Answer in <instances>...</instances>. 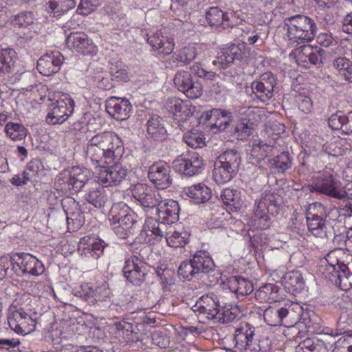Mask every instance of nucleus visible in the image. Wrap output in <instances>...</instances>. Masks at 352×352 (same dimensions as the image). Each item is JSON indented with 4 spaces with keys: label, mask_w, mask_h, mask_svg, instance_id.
I'll return each mask as SVG.
<instances>
[{
    "label": "nucleus",
    "mask_w": 352,
    "mask_h": 352,
    "mask_svg": "<svg viewBox=\"0 0 352 352\" xmlns=\"http://www.w3.org/2000/svg\"><path fill=\"white\" fill-rule=\"evenodd\" d=\"M348 113L345 114L343 111H337L328 119L329 126L333 130H342L344 133V126L346 124Z\"/></svg>",
    "instance_id": "obj_53"
},
{
    "label": "nucleus",
    "mask_w": 352,
    "mask_h": 352,
    "mask_svg": "<svg viewBox=\"0 0 352 352\" xmlns=\"http://www.w3.org/2000/svg\"><path fill=\"white\" fill-rule=\"evenodd\" d=\"M273 146L255 140L252 146L251 155L257 161H261L273 154Z\"/></svg>",
    "instance_id": "obj_42"
},
{
    "label": "nucleus",
    "mask_w": 352,
    "mask_h": 352,
    "mask_svg": "<svg viewBox=\"0 0 352 352\" xmlns=\"http://www.w3.org/2000/svg\"><path fill=\"white\" fill-rule=\"evenodd\" d=\"M306 218L318 219L326 217L324 206L320 202L309 204L305 210Z\"/></svg>",
    "instance_id": "obj_59"
},
{
    "label": "nucleus",
    "mask_w": 352,
    "mask_h": 352,
    "mask_svg": "<svg viewBox=\"0 0 352 352\" xmlns=\"http://www.w3.org/2000/svg\"><path fill=\"white\" fill-rule=\"evenodd\" d=\"M174 116V120L178 122L186 120L190 116L191 111L186 102L175 99L173 106L170 107Z\"/></svg>",
    "instance_id": "obj_49"
},
{
    "label": "nucleus",
    "mask_w": 352,
    "mask_h": 352,
    "mask_svg": "<svg viewBox=\"0 0 352 352\" xmlns=\"http://www.w3.org/2000/svg\"><path fill=\"white\" fill-rule=\"evenodd\" d=\"M191 261L195 265L197 274L208 273L214 267L212 259L205 252L200 251L195 253Z\"/></svg>",
    "instance_id": "obj_35"
},
{
    "label": "nucleus",
    "mask_w": 352,
    "mask_h": 352,
    "mask_svg": "<svg viewBox=\"0 0 352 352\" xmlns=\"http://www.w3.org/2000/svg\"><path fill=\"white\" fill-rule=\"evenodd\" d=\"M287 35L294 43H305L311 41L317 33L314 20L302 14H296L285 20Z\"/></svg>",
    "instance_id": "obj_1"
},
{
    "label": "nucleus",
    "mask_w": 352,
    "mask_h": 352,
    "mask_svg": "<svg viewBox=\"0 0 352 352\" xmlns=\"http://www.w3.org/2000/svg\"><path fill=\"white\" fill-rule=\"evenodd\" d=\"M148 43L159 54L168 55L174 50L175 43L173 38L168 35L166 30L157 31L148 38Z\"/></svg>",
    "instance_id": "obj_23"
},
{
    "label": "nucleus",
    "mask_w": 352,
    "mask_h": 352,
    "mask_svg": "<svg viewBox=\"0 0 352 352\" xmlns=\"http://www.w3.org/2000/svg\"><path fill=\"white\" fill-rule=\"evenodd\" d=\"M174 85L188 98H197L202 94V87L199 82H193L191 74L184 70L177 72L174 78Z\"/></svg>",
    "instance_id": "obj_14"
},
{
    "label": "nucleus",
    "mask_w": 352,
    "mask_h": 352,
    "mask_svg": "<svg viewBox=\"0 0 352 352\" xmlns=\"http://www.w3.org/2000/svg\"><path fill=\"white\" fill-rule=\"evenodd\" d=\"M338 250L330 252L320 267V270L325 278L329 280V276L333 277L340 270L338 267L343 263H340L337 258Z\"/></svg>",
    "instance_id": "obj_31"
},
{
    "label": "nucleus",
    "mask_w": 352,
    "mask_h": 352,
    "mask_svg": "<svg viewBox=\"0 0 352 352\" xmlns=\"http://www.w3.org/2000/svg\"><path fill=\"white\" fill-rule=\"evenodd\" d=\"M217 164L228 167L232 170L238 172L241 163V156L234 149H228L222 153L215 161Z\"/></svg>",
    "instance_id": "obj_34"
},
{
    "label": "nucleus",
    "mask_w": 352,
    "mask_h": 352,
    "mask_svg": "<svg viewBox=\"0 0 352 352\" xmlns=\"http://www.w3.org/2000/svg\"><path fill=\"white\" fill-rule=\"evenodd\" d=\"M109 219L110 225L116 234L121 238L126 239L129 235L133 234L135 221L132 215L125 211L118 212V206L111 208Z\"/></svg>",
    "instance_id": "obj_6"
},
{
    "label": "nucleus",
    "mask_w": 352,
    "mask_h": 352,
    "mask_svg": "<svg viewBox=\"0 0 352 352\" xmlns=\"http://www.w3.org/2000/svg\"><path fill=\"white\" fill-rule=\"evenodd\" d=\"M5 132L11 140L17 141L26 137L28 130L20 123L10 122L5 126Z\"/></svg>",
    "instance_id": "obj_44"
},
{
    "label": "nucleus",
    "mask_w": 352,
    "mask_h": 352,
    "mask_svg": "<svg viewBox=\"0 0 352 352\" xmlns=\"http://www.w3.org/2000/svg\"><path fill=\"white\" fill-rule=\"evenodd\" d=\"M7 320L10 329L17 334L27 335L35 330L34 320L22 309L10 311Z\"/></svg>",
    "instance_id": "obj_9"
},
{
    "label": "nucleus",
    "mask_w": 352,
    "mask_h": 352,
    "mask_svg": "<svg viewBox=\"0 0 352 352\" xmlns=\"http://www.w3.org/2000/svg\"><path fill=\"white\" fill-rule=\"evenodd\" d=\"M322 344L318 340L316 341L311 338H307L300 342L296 349V352H315L317 348Z\"/></svg>",
    "instance_id": "obj_64"
},
{
    "label": "nucleus",
    "mask_w": 352,
    "mask_h": 352,
    "mask_svg": "<svg viewBox=\"0 0 352 352\" xmlns=\"http://www.w3.org/2000/svg\"><path fill=\"white\" fill-rule=\"evenodd\" d=\"M62 206L67 214V219L69 220V216L77 218L80 214V208L78 203L72 198H67L63 200Z\"/></svg>",
    "instance_id": "obj_55"
},
{
    "label": "nucleus",
    "mask_w": 352,
    "mask_h": 352,
    "mask_svg": "<svg viewBox=\"0 0 352 352\" xmlns=\"http://www.w3.org/2000/svg\"><path fill=\"white\" fill-rule=\"evenodd\" d=\"M91 174L88 169L80 166H74L69 172V182L75 186L76 188H81L83 184L88 181Z\"/></svg>",
    "instance_id": "obj_43"
},
{
    "label": "nucleus",
    "mask_w": 352,
    "mask_h": 352,
    "mask_svg": "<svg viewBox=\"0 0 352 352\" xmlns=\"http://www.w3.org/2000/svg\"><path fill=\"white\" fill-rule=\"evenodd\" d=\"M133 198L145 210L153 209L159 204L161 195L144 184H137L131 188Z\"/></svg>",
    "instance_id": "obj_10"
},
{
    "label": "nucleus",
    "mask_w": 352,
    "mask_h": 352,
    "mask_svg": "<svg viewBox=\"0 0 352 352\" xmlns=\"http://www.w3.org/2000/svg\"><path fill=\"white\" fill-rule=\"evenodd\" d=\"M278 287L268 283L261 286L256 292L255 298L260 302H275L278 298Z\"/></svg>",
    "instance_id": "obj_37"
},
{
    "label": "nucleus",
    "mask_w": 352,
    "mask_h": 352,
    "mask_svg": "<svg viewBox=\"0 0 352 352\" xmlns=\"http://www.w3.org/2000/svg\"><path fill=\"white\" fill-rule=\"evenodd\" d=\"M285 283L295 290L301 289L304 285L302 274L298 271H292L285 276Z\"/></svg>",
    "instance_id": "obj_57"
},
{
    "label": "nucleus",
    "mask_w": 352,
    "mask_h": 352,
    "mask_svg": "<svg viewBox=\"0 0 352 352\" xmlns=\"http://www.w3.org/2000/svg\"><path fill=\"white\" fill-rule=\"evenodd\" d=\"M254 336V327L247 322L241 324L235 331L234 337L235 347L239 351L252 352Z\"/></svg>",
    "instance_id": "obj_21"
},
{
    "label": "nucleus",
    "mask_w": 352,
    "mask_h": 352,
    "mask_svg": "<svg viewBox=\"0 0 352 352\" xmlns=\"http://www.w3.org/2000/svg\"><path fill=\"white\" fill-rule=\"evenodd\" d=\"M192 311L198 314L204 315L208 320L216 321L220 314V305L217 297L214 294L201 296L192 307Z\"/></svg>",
    "instance_id": "obj_16"
},
{
    "label": "nucleus",
    "mask_w": 352,
    "mask_h": 352,
    "mask_svg": "<svg viewBox=\"0 0 352 352\" xmlns=\"http://www.w3.org/2000/svg\"><path fill=\"white\" fill-rule=\"evenodd\" d=\"M158 220L166 224H172L179 219V204L173 199H162L157 205Z\"/></svg>",
    "instance_id": "obj_19"
},
{
    "label": "nucleus",
    "mask_w": 352,
    "mask_h": 352,
    "mask_svg": "<svg viewBox=\"0 0 352 352\" xmlns=\"http://www.w3.org/2000/svg\"><path fill=\"white\" fill-rule=\"evenodd\" d=\"M183 192L185 195L197 204L206 203L211 197L210 189L202 183L185 188Z\"/></svg>",
    "instance_id": "obj_26"
},
{
    "label": "nucleus",
    "mask_w": 352,
    "mask_h": 352,
    "mask_svg": "<svg viewBox=\"0 0 352 352\" xmlns=\"http://www.w3.org/2000/svg\"><path fill=\"white\" fill-rule=\"evenodd\" d=\"M17 256L18 259L14 267L16 276H21L26 274L37 276L44 272L43 264L35 256L25 253H19Z\"/></svg>",
    "instance_id": "obj_13"
},
{
    "label": "nucleus",
    "mask_w": 352,
    "mask_h": 352,
    "mask_svg": "<svg viewBox=\"0 0 352 352\" xmlns=\"http://www.w3.org/2000/svg\"><path fill=\"white\" fill-rule=\"evenodd\" d=\"M294 311L279 305L269 306L263 312L265 322L270 326L283 325L292 327L296 323L298 318H294Z\"/></svg>",
    "instance_id": "obj_7"
},
{
    "label": "nucleus",
    "mask_w": 352,
    "mask_h": 352,
    "mask_svg": "<svg viewBox=\"0 0 352 352\" xmlns=\"http://www.w3.org/2000/svg\"><path fill=\"white\" fill-rule=\"evenodd\" d=\"M276 85L275 76L272 73L267 72L261 75L258 80L252 82V89L256 96L265 102L272 98Z\"/></svg>",
    "instance_id": "obj_17"
},
{
    "label": "nucleus",
    "mask_w": 352,
    "mask_h": 352,
    "mask_svg": "<svg viewBox=\"0 0 352 352\" xmlns=\"http://www.w3.org/2000/svg\"><path fill=\"white\" fill-rule=\"evenodd\" d=\"M309 232L316 238L326 239L327 226L324 218L309 219L306 218Z\"/></svg>",
    "instance_id": "obj_38"
},
{
    "label": "nucleus",
    "mask_w": 352,
    "mask_h": 352,
    "mask_svg": "<svg viewBox=\"0 0 352 352\" xmlns=\"http://www.w3.org/2000/svg\"><path fill=\"white\" fill-rule=\"evenodd\" d=\"M228 286L238 298L250 294L254 290L253 284L250 281L239 276L230 277L228 281Z\"/></svg>",
    "instance_id": "obj_28"
},
{
    "label": "nucleus",
    "mask_w": 352,
    "mask_h": 352,
    "mask_svg": "<svg viewBox=\"0 0 352 352\" xmlns=\"http://www.w3.org/2000/svg\"><path fill=\"white\" fill-rule=\"evenodd\" d=\"M101 144L102 151H104L105 158H119L124 153L122 140L115 133L104 131L96 134Z\"/></svg>",
    "instance_id": "obj_12"
},
{
    "label": "nucleus",
    "mask_w": 352,
    "mask_h": 352,
    "mask_svg": "<svg viewBox=\"0 0 352 352\" xmlns=\"http://www.w3.org/2000/svg\"><path fill=\"white\" fill-rule=\"evenodd\" d=\"M148 250L144 244L135 242L131 244V250L133 255L125 260L122 272L128 281L134 285L142 283L147 274L146 266L144 259V254Z\"/></svg>",
    "instance_id": "obj_2"
},
{
    "label": "nucleus",
    "mask_w": 352,
    "mask_h": 352,
    "mask_svg": "<svg viewBox=\"0 0 352 352\" xmlns=\"http://www.w3.org/2000/svg\"><path fill=\"white\" fill-rule=\"evenodd\" d=\"M230 56L232 58V62L236 60H242L247 58L249 54V49L244 42L232 44L226 47Z\"/></svg>",
    "instance_id": "obj_50"
},
{
    "label": "nucleus",
    "mask_w": 352,
    "mask_h": 352,
    "mask_svg": "<svg viewBox=\"0 0 352 352\" xmlns=\"http://www.w3.org/2000/svg\"><path fill=\"white\" fill-rule=\"evenodd\" d=\"M232 63V58L230 56L226 47L222 48L218 52L215 59L212 61L214 65H217L221 69H226Z\"/></svg>",
    "instance_id": "obj_62"
},
{
    "label": "nucleus",
    "mask_w": 352,
    "mask_h": 352,
    "mask_svg": "<svg viewBox=\"0 0 352 352\" xmlns=\"http://www.w3.org/2000/svg\"><path fill=\"white\" fill-rule=\"evenodd\" d=\"M109 192L104 188L89 189L84 195L85 199L95 208H103L109 201Z\"/></svg>",
    "instance_id": "obj_30"
},
{
    "label": "nucleus",
    "mask_w": 352,
    "mask_h": 352,
    "mask_svg": "<svg viewBox=\"0 0 352 352\" xmlns=\"http://www.w3.org/2000/svg\"><path fill=\"white\" fill-rule=\"evenodd\" d=\"M98 137L96 135L87 138V142L85 146L86 156L96 166L102 164L104 157V151H102L101 144Z\"/></svg>",
    "instance_id": "obj_29"
},
{
    "label": "nucleus",
    "mask_w": 352,
    "mask_h": 352,
    "mask_svg": "<svg viewBox=\"0 0 352 352\" xmlns=\"http://www.w3.org/2000/svg\"><path fill=\"white\" fill-rule=\"evenodd\" d=\"M100 164L96 166L98 182L108 186L120 184L127 175V170L120 164L104 167Z\"/></svg>",
    "instance_id": "obj_11"
},
{
    "label": "nucleus",
    "mask_w": 352,
    "mask_h": 352,
    "mask_svg": "<svg viewBox=\"0 0 352 352\" xmlns=\"http://www.w3.org/2000/svg\"><path fill=\"white\" fill-rule=\"evenodd\" d=\"M16 52L13 49L0 50V74H10L14 67Z\"/></svg>",
    "instance_id": "obj_36"
},
{
    "label": "nucleus",
    "mask_w": 352,
    "mask_h": 352,
    "mask_svg": "<svg viewBox=\"0 0 352 352\" xmlns=\"http://www.w3.org/2000/svg\"><path fill=\"white\" fill-rule=\"evenodd\" d=\"M210 120L212 123L211 129H217L219 131H225L232 121V113L221 109H212L210 111Z\"/></svg>",
    "instance_id": "obj_27"
},
{
    "label": "nucleus",
    "mask_w": 352,
    "mask_h": 352,
    "mask_svg": "<svg viewBox=\"0 0 352 352\" xmlns=\"http://www.w3.org/2000/svg\"><path fill=\"white\" fill-rule=\"evenodd\" d=\"M340 271L333 277L329 276V280L338 285L342 290H349L352 288V272L349 265L342 264L338 267Z\"/></svg>",
    "instance_id": "obj_33"
},
{
    "label": "nucleus",
    "mask_w": 352,
    "mask_h": 352,
    "mask_svg": "<svg viewBox=\"0 0 352 352\" xmlns=\"http://www.w3.org/2000/svg\"><path fill=\"white\" fill-rule=\"evenodd\" d=\"M170 167L164 161L154 163L149 167L148 177L158 189H166L172 184Z\"/></svg>",
    "instance_id": "obj_15"
},
{
    "label": "nucleus",
    "mask_w": 352,
    "mask_h": 352,
    "mask_svg": "<svg viewBox=\"0 0 352 352\" xmlns=\"http://www.w3.org/2000/svg\"><path fill=\"white\" fill-rule=\"evenodd\" d=\"M147 133L155 140L166 139V130L160 122L158 117H151L146 123Z\"/></svg>",
    "instance_id": "obj_39"
},
{
    "label": "nucleus",
    "mask_w": 352,
    "mask_h": 352,
    "mask_svg": "<svg viewBox=\"0 0 352 352\" xmlns=\"http://www.w3.org/2000/svg\"><path fill=\"white\" fill-rule=\"evenodd\" d=\"M177 273L180 278L184 280H190L197 274L191 259L182 262L178 268Z\"/></svg>",
    "instance_id": "obj_54"
},
{
    "label": "nucleus",
    "mask_w": 352,
    "mask_h": 352,
    "mask_svg": "<svg viewBox=\"0 0 352 352\" xmlns=\"http://www.w3.org/2000/svg\"><path fill=\"white\" fill-rule=\"evenodd\" d=\"M197 50L194 47H184L176 54L177 60L184 65H188L197 56Z\"/></svg>",
    "instance_id": "obj_58"
},
{
    "label": "nucleus",
    "mask_w": 352,
    "mask_h": 352,
    "mask_svg": "<svg viewBox=\"0 0 352 352\" xmlns=\"http://www.w3.org/2000/svg\"><path fill=\"white\" fill-rule=\"evenodd\" d=\"M52 104L49 107L46 121L49 124H56L64 122L74 111V101L66 93L56 92L49 96Z\"/></svg>",
    "instance_id": "obj_4"
},
{
    "label": "nucleus",
    "mask_w": 352,
    "mask_h": 352,
    "mask_svg": "<svg viewBox=\"0 0 352 352\" xmlns=\"http://www.w3.org/2000/svg\"><path fill=\"white\" fill-rule=\"evenodd\" d=\"M237 172L232 170L228 167L217 164L214 162V168L213 170V178L218 184H224L230 182L236 176Z\"/></svg>",
    "instance_id": "obj_40"
},
{
    "label": "nucleus",
    "mask_w": 352,
    "mask_h": 352,
    "mask_svg": "<svg viewBox=\"0 0 352 352\" xmlns=\"http://www.w3.org/2000/svg\"><path fill=\"white\" fill-rule=\"evenodd\" d=\"M189 234L187 232H178L170 230L166 232L165 239L167 244L173 248L184 246L188 240Z\"/></svg>",
    "instance_id": "obj_41"
},
{
    "label": "nucleus",
    "mask_w": 352,
    "mask_h": 352,
    "mask_svg": "<svg viewBox=\"0 0 352 352\" xmlns=\"http://www.w3.org/2000/svg\"><path fill=\"white\" fill-rule=\"evenodd\" d=\"M149 232L150 234H146V236L153 238L149 239L148 242L155 244L160 242L164 236L166 235V232H168V226L166 223H162L158 220V221H156L153 225L152 229Z\"/></svg>",
    "instance_id": "obj_51"
},
{
    "label": "nucleus",
    "mask_w": 352,
    "mask_h": 352,
    "mask_svg": "<svg viewBox=\"0 0 352 352\" xmlns=\"http://www.w3.org/2000/svg\"><path fill=\"white\" fill-rule=\"evenodd\" d=\"M111 291L107 284H102L93 292V296L96 302H104L108 305L111 302Z\"/></svg>",
    "instance_id": "obj_56"
},
{
    "label": "nucleus",
    "mask_w": 352,
    "mask_h": 352,
    "mask_svg": "<svg viewBox=\"0 0 352 352\" xmlns=\"http://www.w3.org/2000/svg\"><path fill=\"white\" fill-rule=\"evenodd\" d=\"M310 186L311 191L338 199H344L347 195L341 182L336 179L335 173L331 169H325L322 173H319Z\"/></svg>",
    "instance_id": "obj_5"
},
{
    "label": "nucleus",
    "mask_w": 352,
    "mask_h": 352,
    "mask_svg": "<svg viewBox=\"0 0 352 352\" xmlns=\"http://www.w3.org/2000/svg\"><path fill=\"white\" fill-rule=\"evenodd\" d=\"M314 49L309 45H303L293 51V54L298 65L305 67L309 66V60Z\"/></svg>",
    "instance_id": "obj_47"
},
{
    "label": "nucleus",
    "mask_w": 352,
    "mask_h": 352,
    "mask_svg": "<svg viewBox=\"0 0 352 352\" xmlns=\"http://www.w3.org/2000/svg\"><path fill=\"white\" fill-rule=\"evenodd\" d=\"M240 314L237 307H231L230 309L224 307L220 309L219 316L217 318L216 321L227 323L233 321Z\"/></svg>",
    "instance_id": "obj_60"
},
{
    "label": "nucleus",
    "mask_w": 352,
    "mask_h": 352,
    "mask_svg": "<svg viewBox=\"0 0 352 352\" xmlns=\"http://www.w3.org/2000/svg\"><path fill=\"white\" fill-rule=\"evenodd\" d=\"M280 197L275 192H265L256 201L251 223L256 229L265 230L270 226V214L277 212Z\"/></svg>",
    "instance_id": "obj_3"
},
{
    "label": "nucleus",
    "mask_w": 352,
    "mask_h": 352,
    "mask_svg": "<svg viewBox=\"0 0 352 352\" xmlns=\"http://www.w3.org/2000/svg\"><path fill=\"white\" fill-rule=\"evenodd\" d=\"M76 0H52L49 8L54 15H60L76 6Z\"/></svg>",
    "instance_id": "obj_46"
},
{
    "label": "nucleus",
    "mask_w": 352,
    "mask_h": 352,
    "mask_svg": "<svg viewBox=\"0 0 352 352\" xmlns=\"http://www.w3.org/2000/svg\"><path fill=\"white\" fill-rule=\"evenodd\" d=\"M63 60V56L59 52L47 53L38 60L36 68L43 76H50L58 72Z\"/></svg>",
    "instance_id": "obj_20"
},
{
    "label": "nucleus",
    "mask_w": 352,
    "mask_h": 352,
    "mask_svg": "<svg viewBox=\"0 0 352 352\" xmlns=\"http://www.w3.org/2000/svg\"><path fill=\"white\" fill-rule=\"evenodd\" d=\"M15 264L16 261L11 257L8 256L0 257V279H3L6 276L14 278L16 276L14 269Z\"/></svg>",
    "instance_id": "obj_48"
},
{
    "label": "nucleus",
    "mask_w": 352,
    "mask_h": 352,
    "mask_svg": "<svg viewBox=\"0 0 352 352\" xmlns=\"http://www.w3.org/2000/svg\"><path fill=\"white\" fill-rule=\"evenodd\" d=\"M100 5V0H80L77 8L78 14L87 15Z\"/></svg>",
    "instance_id": "obj_63"
},
{
    "label": "nucleus",
    "mask_w": 352,
    "mask_h": 352,
    "mask_svg": "<svg viewBox=\"0 0 352 352\" xmlns=\"http://www.w3.org/2000/svg\"><path fill=\"white\" fill-rule=\"evenodd\" d=\"M185 142L192 148H201L205 145V138L202 132L190 131L184 136Z\"/></svg>",
    "instance_id": "obj_52"
},
{
    "label": "nucleus",
    "mask_w": 352,
    "mask_h": 352,
    "mask_svg": "<svg viewBox=\"0 0 352 352\" xmlns=\"http://www.w3.org/2000/svg\"><path fill=\"white\" fill-rule=\"evenodd\" d=\"M132 107L128 100L111 97L107 101V111L114 119L124 120L129 117Z\"/></svg>",
    "instance_id": "obj_22"
},
{
    "label": "nucleus",
    "mask_w": 352,
    "mask_h": 352,
    "mask_svg": "<svg viewBox=\"0 0 352 352\" xmlns=\"http://www.w3.org/2000/svg\"><path fill=\"white\" fill-rule=\"evenodd\" d=\"M105 246L103 241L90 236L81 238L78 243V249L85 254H90L94 259H98L103 254Z\"/></svg>",
    "instance_id": "obj_25"
},
{
    "label": "nucleus",
    "mask_w": 352,
    "mask_h": 352,
    "mask_svg": "<svg viewBox=\"0 0 352 352\" xmlns=\"http://www.w3.org/2000/svg\"><path fill=\"white\" fill-rule=\"evenodd\" d=\"M176 170L188 176L201 173L204 168L202 158L196 152L183 153L173 161Z\"/></svg>",
    "instance_id": "obj_8"
},
{
    "label": "nucleus",
    "mask_w": 352,
    "mask_h": 352,
    "mask_svg": "<svg viewBox=\"0 0 352 352\" xmlns=\"http://www.w3.org/2000/svg\"><path fill=\"white\" fill-rule=\"evenodd\" d=\"M66 45L69 48L83 54L93 55L98 52L92 40L84 32L71 33L66 39Z\"/></svg>",
    "instance_id": "obj_18"
},
{
    "label": "nucleus",
    "mask_w": 352,
    "mask_h": 352,
    "mask_svg": "<svg viewBox=\"0 0 352 352\" xmlns=\"http://www.w3.org/2000/svg\"><path fill=\"white\" fill-rule=\"evenodd\" d=\"M221 198L223 204L228 206L231 210H240L243 205L241 191L233 188H224L221 192Z\"/></svg>",
    "instance_id": "obj_32"
},
{
    "label": "nucleus",
    "mask_w": 352,
    "mask_h": 352,
    "mask_svg": "<svg viewBox=\"0 0 352 352\" xmlns=\"http://www.w3.org/2000/svg\"><path fill=\"white\" fill-rule=\"evenodd\" d=\"M252 127L250 125L243 122H239L234 126L233 135L241 140H247L252 133Z\"/></svg>",
    "instance_id": "obj_61"
},
{
    "label": "nucleus",
    "mask_w": 352,
    "mask_h": 352,
    "mask_svg": "<svg viewBox=\"0 0 352 352\" xmlns=\"http://www.w3.org/2000/svg\"><path fill=\"white\" fill-rule=\"evenodd\" d=\"M206 19L211 27H221L226 30L234 26L231 21L232 13L223 12L217 7H211L206 12Z\"/></svg>",
    "instance_id": "obj_24"
},
{
    "label": "nucleus",
    "mask_w": 352,
    "mask_h": 352,
    "mask_svg": "<svg viewBox=\"0 0 352 352\" xmlns=\"http://www.w3.org/2000/svg\"><path fill=\"white\" fill-rule=\"evenodd\" d=\"M270 166L279 173H284L292 167V159L288 152H283L270 160Z\"/></svg>",
    "instance_id": "obj_45"
}]
</instances>
